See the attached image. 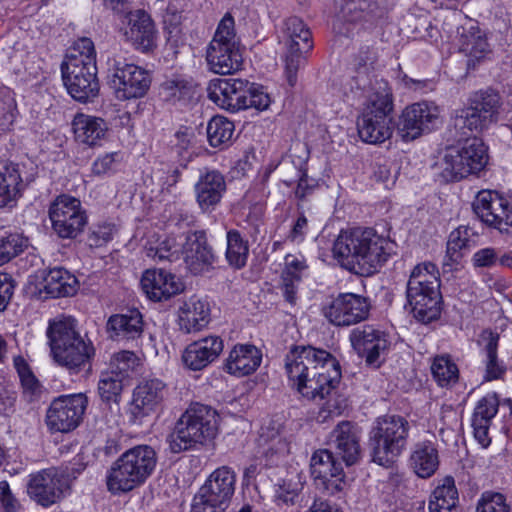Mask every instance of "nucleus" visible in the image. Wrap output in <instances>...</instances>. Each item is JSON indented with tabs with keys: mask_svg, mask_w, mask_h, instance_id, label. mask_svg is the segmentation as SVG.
<instances>
[{
	"mask_svg": "<svg viewBox=\"0 0 512 512\" xmlns=\"http://www.w3.org/2000/svg\"><path fill=\"white\" fill-rule=\"evenodd\" d=\"M288 385L302 398L324 399L341 379L337 359L328 351L313 346H294L285 356Z\"/></svg>",
	"mask_w": 512,
	"mask_h": 512,
	"instance_id": "1",
	"label": "nucleus"
},
{
	"mask_svg": "<svg viewBox=\"0 0 512 512\" xmlns=\"http://www.w3.org/2000/svg\"><path fill=\"white\" fill-rule=\"evenodd\" d=\"M395 242L373 228L341 230L333 243V256L346 270L360 275L375 273L395 252Z\"/></svg>",
	"mask_w": 512,
	"mask_h": 512,
	"instance_id": "2",
	"label": "nucleus"
},
{
	"mask_svg": "<svg viewBox=\"0 0 512 512\" xmlns=\"http://www.w3.org/2000/svg\"><path fill=\"white\" fill-rule=\"evenodd\" d=\"M45 334L52 358L70 372H79L95 354L93 343L81 335L77 320L70 315L50 318Z\"/></svg>",
	"mask_w": 512,
	"mask_h": 512,
	"instance_id": "3",
	"label": "nucleus"
},
{
	"mask_svg": "<svg viewBox=\"0 0 512 512\" xmlns=\"http://www.w3.org/2000/svg\"><path fill=\"white\" fill-rule=\"evenodd\" d=\"M157 457L148 445H137L122 453L106 472V485L112 494L132 491L143 485L156 468Z\"/></svg>",
	"mask_w": 512,
	"mask_h": 512,
	"instance_id": "4",
	"label": "nucleus"
},
{
	"mask_svg": "<svg viewBox=\"0 0 512 512\" xmlns=\"http://www.w3.org/2000/svg\"><path fill=\"white\" fill-rule=\"evenodd\" d=\"M217 411L200 403L191 404L181 415L169 436L172 452L179 453L212 441L219 432Z\"/></svg>",
	"mask_w": 512,
	"mask_h": 512,
	"instance_id": "5",
	"label": "nucleus"
},
{
	"mask_svg": "<svg viewBox=\"0 0 512 512\" xmlns=\"http://www.w3.org/2000/svg\"><path fill=\"white\" fill-rule=\"evenodd\" d=\"M393 111L392 92L387 82L381 81L369 92L358 117V134L362 141L381 144L393 133L390 114Z\"/></svg>",
	"mask_w": 512,
	"mask_h": 512,
	"instance_id": "6",
	"label": "nucleus"
},
{
	"mask_svg": "<svg viewBox=\"0 0 512 512\" xmlns=\"http://www.w3.org/2000/svg\"><path fill=\"white\" fill-rule=\"evenodd\" d=\"M409 423L402 416L384 415L376 418L369 434L374 463L389 467L407 445Z\"/></svg>",
	"mask_w": 512,
	"mask_h": 512,
	"instance_id": "7",
	"label": "nucleus"
},
{
	"mask_svg": "<svg viewBox=\"0 0 512 512\" xmlns=\"http://www.w3.org/2000/svg\"><path fill=\"white\" fill-rule=\"evenodd\" d=\"M206 61L211 72L230 75L241 69L243 57L235 40L234 19L226 14L218 24L206 51Z\"/></svg>",
	"mask_w": 512,
	"mask_h": 512,
	"instance_id": "8",
	"label": "nucleus"
},
{
	"mask_svg": "<svg viewBox=\"0 0 512 512\" xmlns=\"http://www.w3.org/2000/svg\"><path fill=\"white\" fill-rule=\"evenodd\" d=\"M107 84L120 101L143 98L149 91L152 75L147 69L123 57L108 62Z\"/></svg>",
	"mask_w": 512,
	"mask_h": 512,
	"instance_id": "9",
	"label": "nucleus"
},
{
	"mask_svg": "<svg viewBox=\"0 0 512 512\" xmlns=\"http://www.w3.org/2000/svg\"><path fill=\"white\" fill-rule=\"evenodd\" d=\"M489 160L488 148L479 138H469L460 146L445 151L442 169L445 177L458 180L480 173Z\"/></svg>",
	"mask_w": 512,
	"mask_h": 512,
	"instance_id": "10",
	"label": "nucleus"
},
{
	"mask_svg": "<svg viewBox=\"0 0 512 512\" xmlns=\"http://www.w3.org/2000/svg\"><path fill=\"white\" fill-rule=\"evenodd\" d=\"M279 43L285 50L283 57L286 79L290 86H294L303 55L313 47L311 32L300 18L290 17L283 24Z\"/></svg>",
	"mask_w": 512,
	"mask_h": 512,
	"instance_id": "11",
	"label": "nucleus"
},
{
	"mask_svg": "<svg viewBox=\"0 0 512 512\" xmlns=\"http://www.w3.org/2000/svg\"><path fill=\"white\" fill-rule=\"evenodd\" d=\"M440 108L427 101L416 102L405 107L395 124L397 136L403 142H411L430 133L439 123Z\"/></svg>",
	"mask_w": 512,
	"mask_h": 512,
	"instance_id": "12",
	"label": "nucleus"
},
{
	"mask_svg": "<svg viewBox=\"0 0 512 512\" xmlns=\"http://www.w3.org/2000/svg\"><path fill=\"white\" fill-rule=\"evenodd\" d=\"M53 231L63 239L75 238L87 224V215L81 201L71 195H59L49 207Z\"/></svg>",
	"mask_w": 512,
	"mask_h": 512,
	"instance_id": "13",
	"label": "nucleus"
},
{
	"mask_svg": "<svg viewBox=\"0 0 512 512\" xmlns=\"http://www.w3.org/2000/svg\"><path fill=\"white\" fill-rule=\"evenodd\" d=\"M473 210L485 225L501 233L512 230V196L495 190H481L473 202Z\"/></svg>",
	"mask_w": 512,
	"mask_h": 512,
	"instance_id": "14",
	"label": "nucleus"
},
{
	"mask_svg": "<svg viewBox=\"0 0 512 512\" xmlns=\"http://www.w3.org/2000/svg\"><path fill=\"white\" fill-rule=\"evenodd\" d=\"M310 476L314 485L328 495H336L347 486L341 462L327 449H318L310 458Z\"/></svg>",
	"mask_w": 512,
	"mask_h": 512,
	"instance_id": "15",
	"label": "nucleus"
},
{
	"mask_svg": "<svg viewBox=\"0 0 512 512\" xmlns=\"http://www.w3.org/2000/svg\"><path fill=\"white\" fill-rule=\"evenodd\" d=\"M87 403V397L82 393L61 395L54 399L46 413L48 429L60 433L73 431L81 423Z\"/></svg>",
	"mask_w": 512,
	"mask_h": 512,
	"instance_id": "16",
	"label": "nucleus"
},
{
	"mask_svg": "<svg viewBox=\"0 0 512 512\" xmlns=\"http://www.w3.org/2000/svg\"><path fill=\"white\" fill-rule=\"evenodd\" d=\"M500 97L494 92L476 93L470 100V105L456 115L455 125L467 128L469 131L481 132L495 123Z\"/></svg>",
	"mask_w": 512,
	"mask_h": 512,
	"instance_id": "17",
	"label": "nucleus"
},
{
	"mask_svg": "<svg viewBox=\"0 0 512 512\" xmlns=\"http://www.w3.org/2000/svg\"><path fill=\"white\" fill-rule=\"evenodd\" d=\"M167 395L166 385L159 379L140 382L133 390L130 413L135 423L157 416Z\"/></svg>",
	"mask_w": 512,
	"mask_h": 512,
	"instance_id": "18",
	"label": "nucleus"
},
{
	"mask_svg": "<svg viewBox=\"0 0 512 512\" xmlns=\"http://www.w3.org/2000/svg\"><path fill=\"white\" fill-rule=\"evenodd\" d=\"M120 32L136 50L149 53L156 49L158 33L148 13L143 10L129 12L122 20Z\"/></svg>",
	"mask_w": 512,
	"mask_h": 512,
	"instance_id": "19",
	"label": "nucleus"
},
{
	"mask_svg": "<svg viewBox=\"0 0 512 512\" xmlns=\"http://www.w3.org/2000/svg\"><path fill=\"white\" fill-rule=\"evenodd\" d=\"M349 340L353 350L365 358L369 365H378L380 357L389 350L393 339L385 330L364 325L351 330Z\"/></svg>",
	"mask_w": 512,
	"mask_h": 512,
	"instance_id": "20",
	"label": "nucleus"
},
{
	"mask_svg": "<svg viewBox=\"0 0 512 512\" xmlns=\"http://www.w3.org/2000/svg\"><path fill=\"white\" fill-rule=\"evenodd\" d=\"M70 479L64 471L51 468L30 475L28 493L38 503L49 506L69 490Z\"/></svg>",
	"mask_w": 512,
	"mask_h": 512,
	"instance_id": "21",
	"label": "nucleus"
},
{
	"mask_svg": "<svg viewBox=\"0 0 512 512\" xmlns=\"http://www.w3.org/2000/svg\"><path fill=\"white\" fill-rule=\"evenodd\" d=\"M370 312L367 298L354 293H341L325 308V317L336 326H350L366 320Z\"/></svg>",
	"mask_w": 512,
	"mask_h": 512,
	"instance_id": "22",
	"label": "nucleus"
},
{
	"mask_svg": "<svg viewBox=\"0 0 512 512\" xmlns=\"http://www.w3.org/2000/svg\"><path fill=\"white\" fill-rule=\"evenodd\" d=\"M246 87L245 79L215 78L208 84V98L219 108L236 113L246 110Z\"/></svg>",
	"mask_w": 512,
	"mask_h": 512,
	"instance_id": "23",
	"label": "nucleus"
},
{
	"mask_svg": "<svg viewBox=\"0 0 512 512\" xmlns=\"http://www.w3.org/2000/svg\"><path fill=\"white\" fill-rule=\"evenodd\" d=\"M29 284L35 285V292L39 295L45 293L52 298L73 296L79 289L76 276L64 268L41 271L31 277Z\"/></svg>",
	"mask_w": 512,
	"mask_h": 512,
	"instance_id": "24",
	"label": "nucleus"
},
{
	"mask_svg": "<svg viewBox=\"0 0 512 512\" xmlns=\"http://www.w3.org/2000/svg\"><path fill=\"white\" fill-rule=\"evenodd\" d=\"M64 85L72 98L88 102L97 97L99 82L97 68L82 69L80 66H61Z\"/></svg>",
	"mask_w": 512,
	"mask_h": 512,
	"instance_id": "25",
	"label": "nucleus"
},
{
	"mask_svg": "<svg viewBox=\"0 0 512 512\" xmlns=\"http://www.w3.org/2000/svg\"><path fill=\"white\" fill-rule=\"evenodd\" d=\"M141 287L153 301L167 300L184 290L181 279L165 269H147L141 277Z\"/></svg>",
	"mask_w": 512,
	"mask_h": 512,
	"instance_id": "26",
	"label": "nucleus"
},
{
	"mask_svg": "<svg viewBox=\"0 0 512 512\" xmlns=\"http://www.w3.org/2000/svg\"><path fill=\"white\" fill-rule=\"evenodd\" d=\"M224 348L223 340L209 335L188 344L182 353L183 365L192 371H199L214 362Z\"/></svg>",
	"mask_w": 512,
	"mask_h": 512,
	"instance_id": "27",
	"label": "nucleus"
},
{
	"mask_svg": "<svg viewBox=\"0 0 512 512\" xmlns=\"http://www.w3.org/2000/svg\"><path fill=\"white\" fill-rule=\"evenodd\" d=\"M74 140L86 148L101 147L108 136L106 121L94 115L78 113L72 120Z\"/></svg>",
	"mask_w": 512,
	"mask_h": 512,
	"instance_id": "28",
	"label": "nucleus"
},
{
	"mask_svg": "<svg viewBox=\"0 0 512 512\" xmlns=\"http://www.w3.org/2000/svg\"><path fill=\"white\" fill-rule=\"evenodd\" d=\"M226 192L224 176L217 170H205L200 173L194 184L196 202L204 212H211L221 202Z\"/></svg>",
	"mask_w": 512,
	"mask_h": 512,
	"instance_id": "29",
	"label": "nucleus"
},
{
	"mask_svg": "<svg viewBox=\"0 0 512 512\" xmlns=\"http://www.w3.org/2000/svg\"><path fill=\"white\" fill-rule=\"evenodd\" d=\"M187 268L193 274L207 271L213 264L214 254L207 244L203 232H193L185 236L180 250Z\"/></svg>",
	"mask_w": 512,
	"mask_h": 512,
	"instance_id": "30",
	"label": "nucleus"
},
{
	"mask_svg": "<svg viewBox=\"0 0 512 512\" xmlns=\"http://www.w3.org/2000/svg\"><path fill=\"white\" fill-rule=\"evenodd\" d=\"M262 352L252 344H236L228 353L225 371L236 377L253 374L261 365Z\"/></svg>",
	"mask_w": 512,
	"mask_h": 512,
	"instance_id": "31",
	"label": "nucleus"
},
{
	"mask_svg": "<svg viewBox=\"0 0 512 512\" xmlns=\"http://www.w3.org/2000/svg\"><path fill=\"white\" fill-rule=\"evenodd\" d=\"M210 304L197 297H191L178 309V325L185 333L198 332L210 322Z\"/></svg>",
	"mask_w": 512,
	"mask_h": 512,
	"instance_id": "32",
	"label": "nucleus"
},
{
	"mask_svg": "<svg viewBox=\"0 0 512 512\" xmlns=\"http://www.w3.org/2000/svg\"><path fill=\"white\" fill-rule=\"evenodd\" d=\"M359 432L350 422H341L332 432L331 439L346 465L355 464L361 455Z\"/></svg>",
	"mask_w": 512,
	"mask_h": 512,
	"instance_id": "33",
	"label": "nucleus"
},
{
	"mask_svg": "<svg viewBox=\"0 0 512 512\" xmlns=\"http://www.w3.org/2000/svg\"><path fill=\"white\" fill-rule=\"evenodd\" d=\"M407 301L413 316L424 323L435 320L440 313V290L407 289Z\"/></svg>",
	"mask_w": 512,
	"mask_h": 512,
	"instance_id": "34",
	"label": "nucleus"
},
{
	"mask_svg": "<svg viewBox=\"0 0 512 512\" xmlns=\"http://www.w3.org/2000/svg\"><path fill=\"white\" fill-rule=\"evenodd\" d=\"M258 442L271 465L289 452V443L283 435V427L275 421L262 425Z\"/></svg>",
	"mask_w": 512,
	"mask_h": 512,
	"instance_id": "35",
	"label": "nucleus"
},
{
	"mask_svg": "<svg viewBox=\"0 0 512 512\" xmlns=\"http://www.w3.org/2000/svg\"><path fill=\"white\" fill-rule=\"evenodd\" d=\"M235 483L234 471L227 466H222L208 476L199 490L229 506L235 491Z\"/></svg>",
	"mask_w": 512,
	"mask_h": 512,
	"instance_id": "36",
	"label": "nucleus"
},
{
	"mask_svg": "<svg viewBox=\"0 0 512 512\" xmlns=\"http://www.w3.org/2000/svg\"><path fill=\"white\" fill-rule=\"evenodd\" d=\"M308 266L302 254H287L281 274L285 299L293 304L297 299L298 285L307 272Z\"/></svg>",
	"mask_w": 512,
	"mask_h": 512,
	"instance_id": "37",
	"label": "nucleus"
},
{
	"mask_svg": "<svg viewBox=\"0 0 512 512\" xmlns=\"http://www.w3.org/2000/svg\"><path fill=\"white\" fill-rule=\"evenodd\" d=\"M439 453L430 441L416 444L410 454L409 466L422 479L432 477L439 467Z\"/></svg>",
	"mask_w": 512,
	"mask_h": 512,
	"instance_id": "38",
	"label": "nucleus"
},
{
	"mask_svg": "<svg viewBox=\"0 0 512 512\" xmlns=\"http://www.w3.org/2000/svg\"><path fill=\"white\" fill-rule=\"evenodd\" d=\"M23 189L22 177L17 165L0 163V208L16 205Z\"/></svg>",
	"mask_w": 512,
	"mask_h": 512,
	"instance_id": "39",
	"label": "nucleus"
},
{
	"mask_svg": "<svg viewBox=\"0 0 512 512\" xmlns=\"http://www.w3.org/2000/svg\"><path fill=\"white\" fill-rule=\"evenodd\" d=\"M184 238L185 236L152 234L145 243V254L154 261L178 259Z\"/></svg>",
	"mask_w": 512,
	"mask_h": 512,
	"instance_id": "40",
	"label": "nucleus"
},
{
	"mask_svg": "<svg viewBox=\"0 0 512 512\" xmlns=\"http://www.w3.org/2000/svg\"><path fill=\"white\" fill-rule=\"evenodd\" d=\"M459 503L458 490L454 478L445 476L437 481L430 496V512H456Z\"/></svg>",
	"mask_w": 512,
	"mask_h": 512,
	"instance_id": "41",
	"label": "nucleus"
},
{
	"mask_svg": "<svg viewBox=\"0 0 512 512\" xmlns=\"http://www.w3.org/2000/svg\"><path fill=\"white\" fill-rule=\"evenodd\" d=\"M108 332L113 337L135 339L143 332V317L137 309L112 315L107 322Z\"/></svg>",
	"mask_w": 512,
	"mask_h": 512,
	"instance_id": "42",
	"label": "nucleus"
},
{
	"mask_svg": "<svg viewBox=\"0 0 512 512\" xmlns=\"http://www.w3.org/2000/svg\"><path fill=\"white\" fill-rule=\"evenodd\" d=\"M96 50L91 39L83 37L76 40L68 50L61 66H80L82 69L97 68Z\"/></svg>",
	"mask_w": 512,
	"mask_h": 512,
	"instance_id": "43",
	"label": "nucleus"
},
{
	"mask_svg": "<svg viewBox=\"0 0 512 512\" xmlns=\"http://www.w3.org/2000/svg\"><path fill=\"white\" fill-rule=\"evenodd\" d=\"M407 289H426L430 293L440 290L439 270L431 262H423L416 265L411 271Z\"/></svg>",
	"mask_w": 512,
	"mask_h": 512,
	"instance_id": "44",
	"label": "nucleus"
},
{
	"mask_svg": "<svg viewBox=\"0 0 512 512\" xmlns=\"http://www.w3.org/2000/svg\"><path fill=\"white\" fill-rule=\"evenodd\" d=\"M303 477L297 471L288 472L275 485V501L278 505H293L303 489Z\"/></svg>",
	"mask_w": 512,
	"mask_h": 512,
	"instance_id": "45",
	"label": "nucleus"
},
{
	"mask_svg": "<svg viewBox=\"0 0 512 512\" xmlns=\"http://www.w3.org/2000/svg\"><path fill=\"white\" fill-rule=\"evenodd\" d=\"M235 131V126L232 121L224 116L212 117L206 128L207 139L210 146L214 148H224L228 146Z\"/></svg>",
	"mask_w": 512,
	"mask_h": 512,
	"instance_id": "46",
	"label": "nucleus"
},
{
	"mask_svg": "<svg viewBox=\"0 0 512 512\" xmlns=\"http://www.w3.org/2000/svg\"><path fill=\"white\" fill-rule=\"evenodd\" d=\"M431 372L436 382L442 387L456 383L459 377L457 365L447 355L434 358L431 365Z\"/></svg>",
	"mask_w": 512,
	"mask_h": 512,
	"instance_id": "47",
	"label": "nucleus"
},
{
	"mask_svg": "<svg viewBox=\"0 0 512 512\" xmlns=\"http://www.w3.org/2000/svg\"><path fill=\"white\" fill-rule=\"evenodd\" d=\"M226 259L234 268H241L248 258V245L236 230H230L226 235Z\"/></svg>",
	"mask_w": 512,
	"mask_h": 512,
	"instance_id": "48",
	"label": "nucleus"
},
{
	"mask_svg": "<svg viewBox=\"0 0 512 512\" xmlns=\"http://www.w3.org/2000/svg\"><path fill=\"white\" fill-rule=\"evenodd\" d=\"M122 162L121 152L101 153L91 164V174L99 178L110 177L120 170Z\"/></svg>",
	"mask_w": 512,
	"mask_h": 512,
	"instance_id": "49",
	"label": "nucleus"
},
{
	"mask_svg": "<svg viewBox=\"0 0 512 512\" xmlns=\"http://www.w3.org/2000/svg\"><path fill=\"white\" fill-rule=\"evenodd\" d=\"M19 111L14 93L10 89L2 91L0 99V133L12 131Z\"/></svg>",
	"mask_w": 512,
	"mask_h": 512,
	"instance_id": "50",
	"label": "nucleus"
},
{
	"mask_svg": "<svg viewBox=\"0 0 512 512\" xmlns=\"http://www.w3.org/2000/svg\"><path fill=\"white\" fill-rule=\"evenodd\" d=\"M13 362L19 375L24 394L29 397L30 400L37 398L42 392V386L32 373L28 363L21 356L15 357Z\"/></svg>",
	"mask_w": 512,
	"mask_h": 512,
	"instance_id": "51",
	"label": "nucleus"
},
{
	"mask_svg": "<svg viewBox=\"0 0 512 512\" xmlns=\"http://www.w3.org/2000/svg\"><path fill=\"white\" fill-rule=\"evenodd\" d=\"M140 365L139 357L131 351L115 353L110 360V371L120 379L129 377Z\"/></svg>",
	"mask_w": 512,
	"mask_h": 512,
	"instance_id": "52",
	"label": "nucleus"
},
{
	"mask_svg": "<svg viewBox=\"0 0 512 512\" xmlns=\"http://www.w3.org/2000/svg\"><path fill=\"white\" fill-rule=\"evenodd\" d=\"M475 512H511L506 495L497 491H484L479 496Z\"/></svg>",
	"mask_w": 512,
	"mask_h": 512,
	"instance_id": "53",
	"label": "nucleus"
},
{
	"mask_svg": "<svg viewBox=\"0 0 512 512\" xmlns=\"http://www.w3.org/2000/svg\"><path fill=\"white\" fill-rule=\"evenodd\" d=\"M471 234L469 228L460 226L450 232L447 241V254L454 262H458L463 251L469 250Z\"/></svg>",
	"mask_w": 512,
	"mask_h": 512,
	"instance_id": "54",
	"label": "nucleus"
},
{
	"mask_svg": "<svg viewBox=\"0 0 512 512\" xmlns=\"http://www.w3.org/2000/svg\"><path fill=\"white\" fill-rule=\"evenodd\" d=\"M468 30L470 35L464 36L462 49L469 54L471 59L480 60L485 58L490 53L486 39L473 24L470 25Z\"/></svg>",
	"mask_w": 512,
	"mask_h": 512,
	"instance_id": "55",
	"label": "nucleus"
},
{
	"mask_svg": "<svg viewBox=\"0 0 512 512\" xmlns=\"http://www.w3.org/2000/svg\"><path fill=\"white\" fill-rule=\"evenodd\" d=\"M28 244V239L18 233L0 238V266L22 253Z\"/></svg>",
	"mask_w": 512,
	"mask_h": 512,
	"instance_id": "56",
	"label": "nucleus"
},
{
	"mask_svg": "<svg viewBox=\"0 0 512 512\" xmlns=\"http://www.w3.org/2000/svg\"><path fill=\"white\" fill-rule=\"evenodd\" d=\"M122 379L107 371L102 373L98 383V393L105 402H118L122 392Z\"/></svg>",
	"mask_w": 512,
	"mask_h": 512,
	"instance_id": "57",
	"label": "nucleus"
},
{
	"mask_svg": "<svg viewBox=\"0 0 512 512\" xmlns=\"http://www.w3.org/2000/svg\"><path fill=\"white\" fill-rule=\"evenodd\" d=\"M246 88V110L255 109L257 111H265L270 107L272 98L262 85L247 81Z\"/></svg>",
	"mask_w": 512,
	"mask_h": 512,
	"instance_id": "58",
	"label": "nucleus"
},
{
	"mask_svg": "<svg viewBox=\"0 0 512 512\" xmlns=\"http://www.w3.org/2000/svg\"><path fill=\"white\" fill-rule=\"evenodd\" d=\"M499 407V400L496 394L489 393L481 398L474 410L472 420L488 422L491 424L492 419L496 416Z\"/></svg>",
	"mask_w": 512,
	"mask_h": 512,
	"instance_id": "59",
	"label": "nucleus"
},
{
	"mask_svg": "<svg viewBox=\"0 0 512 512\" xmlns=\"http://www.w3.org/2000/svg\"><path fill=\"white\" fill-rule=\"evenodd\" d=\"M227 508L228 505L200 490L195 494L191 504V512H225Z\"/></svg>",
	"mask_w": 512,
	"mask_h": 512,
	"instance_id": "60",
	"label": "nucleus"
},
{
	"mask_svg": "<svg viewBox=\"0 0 512 512\" xmlns=\"http://www.w3.org/2000/svg\"><path fill=\"white\" fill-rule=\"evenodd\" d=\"M180 19L181 16L179 14H167L164 17L167 40L174 46H178L184 41V33L180 27Z\"/></svg>",
	"mask_w": 512,
	"mask_h": 512,
	"instance_id": "61",
	"label": "nucleus"
},
{
	"mask_svg": "<svg viewBox=\"0 0 512 512\" xmlns=\"http://www.w3.org/2000/svg\"><path fill=\"white\" fill-rule=\"evenodd\" d=\"M116 228L111 223H103L94 227L88 241L90 246L100 247L112 240Z\"/></svg>",
	"mask_w": 512,
	"mask_h": 512,
	"instance_id": "62",
	"label": "nucleus"
},
{
	"mask_svg": "<svg viewBox=\"0 0 512 512\" xmlns=\"http://www.w3.org/2000/svg\"><path fill=\"white\" fill-rule=\"evenodd\" d=\"M471 261L475 268H491L498 262V255L494 248L486 247L476 251Z\"/></svg>",
	"mask_w": 512,
	"mask_h": 512,
	"instance_id": "63",
	"label": "nucleus"
},
{
	"mask_svg": "<svg viewBox=\"0 0 512 512\" xmlns=\"http://www.w3.org/2000/svg\"><path fill=\"white\" fill-rule=\"evenodd\" d=\"M309 231L308 220L305 215H299L294 221L287 239L296 244L302 243Z\"/></svg>",
	"mask_w": 512,
	"mask_h": 512,
	"instance_id": "64",
	"label": "nucleus"
}]
</instances>
